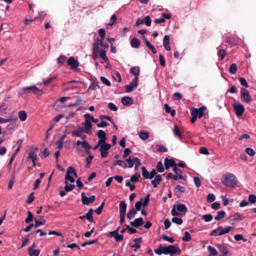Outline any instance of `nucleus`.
<instances>
[{"label": "nucleus", "mask_w": 256, "mask_h": 256, "mask_svg": "<svg viewBox=\"0 0 256 256\" xmlns=\"http://www.w3.org/2000/svg\"><path fill=\"white\" fill-rule=\"evenodd\" d=\"M226 216V212L224 211H220L218 212L217 215L215 216L214 219L216 220H220Z\"/></svg>", "instance_id": "35"}, {"label": "nucleus", "mask_w": 256, "mask_h": 256, "mask_svg": "<svg viewBox=\"0 0 256 256\" xmlns=\"http://www.w3.org/2000/svg\"><path fill=\"white\" fill-rule=\"evenodd\" d=\"M76 144L78 146H79L80 144L82 145V147L85 148L87 150H86V153L89 152V150L91 148V146L89 144L88 142L86 140H84L82 142H81L80 140H77L76 142Z\"/></svg>", "instance_id": "16"}, {"label": "nucleus", "mask_w": 256, "mask_h": 256, "mask_svg": "<svg viewBox=\"0 0 256 256\" xmlns=\"http://www.w3.org/2000/svg\"><path fill=\"white\" fill-rule=\"evenodd\" d=\"M140 178V174H133L130 178V180L133 182H137Z\"/></svg>", "instance_id": "51"}, {"label": "nucleus", "mask_w": 256, "mask_h": 256, "mask_svg": "<svg viewBox=\"0 0 256 256\" xmlns=\"http://www.w3.org/2000/svg\"><path fill=\"white\" fill-rule=\"evenodd\" d=\"M34 216L30 212H28V216L25 220V222L26 224H30L33 220Z\"/></svg>", "instance_id": "43"}, {"label": "nucleus", "mask_w": 256, "mask_h": 256, "mask_svg": "<svg viewBox=\"0 0 256 256\" xmlns=\"http://www.w3.org/2000/svg\"><path fill=\"white\" fill-rule=\"evenodd\" d=\"M182 239L184 242H186L190 241L191 240V236L190 233L188 232H185L184 233V236Z\"/></svg>", "instance_id": "42"}, {"label": "nucleus", "mask_w": 256, "mask_h": 256, "mask_svg": "<svg viewBox=\"0 0 256 256\" xmlns=\"http://www.w3.org/2000/svg\"><path fill=\"white\" fill-rule=\"evenodd\" d=\"M36 247L35 242H34L32 245L28 248V253L30 256H38L40 251L39 250L34 249Z\"/></svg>", "instance_id": "8"}, {"label": "nucleus", "mask_w": 256, "mask_h": 256, "mask_svg": "<svg viewBox=\"0 0 256 256\" xmlns=\"http://www.w3.org/2000/svg\"><path fill=\"white\" fill-rule=\"evenodd\" d=\"M154 252L158 255L169 254L170 256H176L180 254L181 250L176 245H169L164 246L160 244L158 248L154 250Z\"/></svg>", "instance_id": "1"}, {"label": "nucleus", "mask_w": 256, "mask_h": 256, "mask_svg": "<svg viewBox=\"0 0 256 256\" xmlns=\"http://www.w3.org/2000/svg\"><path fill=\"white\" fill-rule=\"evenodd\" d=\"M100 86L98 84V82L92 81L91 84L88 87V90H96L97 88L99 89Z\"/></svg>", "instance_id": "29"}, {"label": "nucleus", "mask_w": 256, "mask_h": 256, "mask_svg": "<svg viewBox=\"0 0 256 256\" xmlns=\"http://www.w3.org/2000/svg\"><path fill=\"white\" fill-rule=\"evenodd\" d=\"M156 170L159 172H162L164 170V169L163 166V164L161 162H158L157 165H156Z\"/></svg>", "instance_id": "53"}, {"label": "nucleus", "mask_w": 256, "mask_h": 256, "mask_svg": "<svg viewBox=\"0 0 256 256\" xmlns=\"http://www.w3.org/2000/svg\"><path fill=\"white\" fill-rule=\"evenodd\" d=\"M172 222L175 223L176 224L180 225L182 224L183 220L182 218H178L176 217H174L172 219Z\"/></svg>", "instance_id": "54"}, {"label": "nucleus", "mask_w": 256, "mask_h": 256, "mask_svg": "<svg viewBox=\"0 0 256 256\" xmlns=\"http://www.w3.org/2000/svg\"><path fill=\"white\" fill-rule=\"evenodd\" d=\"M222 182L226 186H234L236 185L237 181L234 174L227 173L222 176Z\"/></svg>", "instance_id": "2"}, {"label": "nucleus", "mask_w": 256, "mask_h": 256, "mask_svg": "<svg viewBox=\"0 0 256 256\" xmlns=\"http://www.w3.org/2000/svg\"><path fill=\"white\" fill-rule=\"evenodd\" d=\"M206 108L204 106L200 108H192L190 110V113H192L194 114L198 118H200L203 116H204V110H205Z\"/></svg>", "instance_id": "5"}, {"label": "nucleus", "mask_w": 256, "mask_h": 256, "mask_svg": "<svg viewBox=\"0 0 256 256\" xmlns=\"http://www.w3.org/2000/svg\"><path fill=\"white\" fill-rule=\"evenodd\" d=\"M240 94L241 100L242 102L248 103L252 101V98L250 95L249 92L247 89L242 88L240 90Z\"/></svg>", "instance_id": "4"}, {"label": "nucleus", "mask_w": 256, "mask_h": 256, "mask_svg": "<svg viewBox=\"0 0 256 256\" xmlns=\"http://www.w3.org/2000/svg\"><path fill=\"white\" fill-rule=\"evenodd\" d=\"M136 157H133L132 156H129L127 159L126 160V162H128V168H132L133 167L134 163V158Z\"/></svg>", "instance_id": "26"}, {"label": "nucleus", "mask_w": 256, "mask_h": 256, "mask_svg": "<svg viewBox=\"0 0 256 256\" xmlns=\"http://www.w3.org/2000/svg\"><path fill=\"white\" fill-rule=\"evenodd\" d=\"M18 117L21 121H24L27 118V114L24 110H20L18 112Z\"/></svg>", "instance_id": "34"}, {"label": "nucleus", "mask_w": 256, "mask_h": 256, "mask_svg": "<svg viewBox=\"0 0 256 256\" xmlns=\"http://www.w3.org/2000/svg\"><path fill=\"white\" fill-rule=\"evenodd\" d=\"M121 102L123 105L129 106L132 104L133 100L130 97L124 96L122 98Z\"/></svg>", "instance_id": "15"}, {"label": "nucleus", "mask_w": 256, "mask_h": 256, "mask_svg": "<svg viewBox=\"0 0 256 256\" xmlns=\"http://www.w3.org/2000/svg\"><path fill=\"white\" fill-rule=\"evenodd\" d=\"M216 199L215 196L212 194H210L208 195L207 196V202H214Z\"/></svg>", "instance_id": "62"}, {"label": "nucleus", "mask_w": 256, "mask_h": 256, "mask_svg": "<svg viewBox=\"0 0 256 256\" xmlns=\"http://www.w3.org/2000/svg\"><path fill=\"white\" fill-rule=\"evenodd\" d=\"M70 170H68L65 176L66 181L67 182V180H69L70 182H74V179L70 175Z\"/></svg>", "instance_id": "45"}, {"label": "nucleus", "mask_w": 256, "mask_h": 256, "mask_svg": "<svg viewBox=\"0 0 256 256\" xmlns=\"http://www.w3.org/2000/svg\"><path fill=\"white\" fill-rule=\"evenodd\" d=\"M217 248H218L219 250L223 254L218 256H230V252L228 251L226 246L219 244L217 245Z\"/></svg>", "instance_id": "9"}, {"label": "nucleus", "mask_w": 256, "mask_h": 256, "mask_svg": "<svg viewBox=\"0 0 256 256\" xmlns=\"http://www.w3.org/2000/svg\"><path fill=\"white\" fill-rule=\"evenodd\" d=\"M32 88L34 90L32 93L37 95H42L43 93L42 90L39 89L35 86H32Z\"/></svg>", "instance_id": "46"}, {"label": "nucleus", "mask_w": 256, "mask_h": 256, "mask_svg": "<svg viewBox=\"0 0 256 256\" xmlns=\"http://www.w3.org/2000/svg\"><path fill=\"white\" fill-rule=\"evenodd\" d=\"M110 144L106 142L101 144L98 150L100 152V156L102 158H105L108 156V150L110 148Z\"/></svg>", "instance_id": "3"}, {"label": "nucleus", "mask_w": 256, "mask_h": 256, "mask_svg": "<svg viewBox=\"0 0 256 256\" xmlns=\"http://www.w3.org/2000/svg\"><path fill=\"white\" fill-rule=\"evenodd\" d=\"M176 210L179 212H186L188 208L184 204H178L176 206Z\"/></svg>", "instance_id": "27"}, {"label": "nucleus", "mask_w": 256, "mask_h": 256, "mask_svg": "<svg viewBox=\"0 0 256 256\" xmlns=\"http://www.w3.org/2000/svg\"><path fill=\"white\" fill-rule=\"evenodd\" d=\"M36 154L33 150H30L28 153V156L26 158V159L28 160L32 159V160H36Z\"/></svg>", "instance_id": "31"}, {"label": "nucleus", "mask_w": 256, "mask_h": 256, "mask_svg": "<svg viewBox=\"0 0 256 256\" xmlns=\"http://www.w3.org/2000/svg\"><path fill=\"white\" fill-rule=\"evenodd\" d=\"M136 213V211L135 208H132L130 209L126 214V216L129 220H131L134 218Z\"/></svg>", "instance_id": "28"}, {"label": "nucleus", "mask_w": 256, "mask_h": 256, "mask_svg": "<svg viewBox=\"0 0 256 256\" xmlns=\"http://www.w3.org/2000/svg\"><path fill=\"white\" fill-rule=\"evenodd\" d=\"M208 250L210 254V256L211 255L215 256H217L218 254V251L216 250L214 248L210 246H208Z\"/></svg>", "instance_id": "41"}, {"label": "nucleus", "mask_w": 256, "mask_h": 256, "mask_svg": "<svg viewBox=\"0 0 256 256\" xmlns=\"http://www.w3.org/2000/svg\"><path fill=\"white\" fill-rule=\"evenodd\" d=\"M248 202L252 204L256 202V196L253 194H250L248 197Z\"/></svg>", "instance_id": "56"}, {"label": "nucleus", "mask_w": 256, "mask_h": 256, "mask_svg": "<svg viewBox=\"0 0 256 256\" xmlns=\"http://www.w3.org/2000/svg\"><path fill=\"white\" fill-rule=\"evenodd\" d=\"M142 206V198H141L140 200L136 202L134 208L136 211H140L141 209Z\"/></svg>", "instance_id": "47"}, {"label": "nucleus", "mask_w": 256, "mask_h": 256, "mask_svg": "<svg viewBox=\"0 0 256 256\" xmlns=\"http://www.w3.org/2000/svg\"><path fill=\"white\" fill-rule=\"evenodd\" d=\"M134 168L136 170H137L138 168V167L140 166L141 164V162H140V160L138 158H134Z\"/></svg>", "instance_id": "59"}, {"label": "nucleus", "mask_w": 256, "mask_h": 256, "mask_svg": "<svg viewBox=\"0 0 256 256\" xmlns=\"http://www.w3.org/2000/svg\"><path fill=\"white\" fill-rule=\"evenodd\" d=\"M130 72L135 76H138L140 74V68L138 67L134 66L130 70Z\"/></svg>", "instance_id": "33"}, {"label": "nucleus", "mask_w": 256, "mask_h": 256, "mask_svg": "<svg viewBox=\"0 0 256 256\" xmlns=\"http://www.w3.org/2000/svg\"><path fill=\"white\" fill-rule=\"evenodd\" d=\"M94 212V210L92 208H90L88 210V212L86 214V215L83 216V217H85V218L87 219L90 222H94V218L92 217V214Z\"/></svg>", "instance_id": "23"}, {"label": "nucleus", "mask_w": 256, "mask_h": 256, "mask_svg": "<svg viewBox=\"0 0 256 256\" xmlns=\"http://www.w3.org/2000/svg\"><path fill=\"white\" fill-rule=\"evenodd\" d=\"M163 46L164 48L167 51H170L171 50L170 46V37L168 35L164 36L163 39Z\"/></svg>", "instance_id": "14"}, {"label": "nucleus", "mask_w": 256, "mask_h": 256, "mask_svg": "<svg viewBox=\"0 0 256 256\" xmlns=\"http://www.w3.org/2000/svg\"><path fill=\"white\" fill-rule=\"evenodd\" d=\"M126 204L124 200H122L120 202L119 204L120 214H126Z\"/></svg>", "instance_id": "18"}, {"label": "nucleus", "mask_w": 256, "mask_h": 256, "mask_svg": "<svg viewBox=\"0 0 256 256\" xmlns=\"http://www.w3.org/2000/svg\"><path fill=\"white\" fill-rule=\"evenodd\" d=\"M66 136V134H64L62 136H61L59 140L56 142L57 148L59 150L62 149L63 148L64 144V140Z\"/></svg>", "instance_id": "19"}, {"label": "nucleus", "mask_w": 256, "mask_h": 256, "mask_svg": "<svg viewBox=\"0 0 256 256\" xmlns=\"http://www.w3.org/2000/svg\"><path fill=\"white\" fill-rule=\"evenodd\" d=\"M81 196L82 202L84 204L88 205L90 203L93 202L96 199V197L94 196H92L90 198L86 197L85 196V194L84 192H82V193Z\"/></svg>", "instance_id": "7"}, {"label": "nucleus", "mask_w": 256, "mask_h": 256, "mask_svg": "<svg viewBox=\"0 0 256 256\" xmlns=\"http://www.w3.org/2000/svg\"><path fill=\"white\" fill-rule=\"evenodd\" d=\"M66 58L64 56L62 55L60 56L57 60L58 64L60 66L63 64L65 62Z\"/></svg>", "instance_id": "50"}, {"label": "nucleus", "mask_w": 256, "mask_h": 256, "mask_svg": "<svg viewBox=\"0 0 256 256\" xmlns=\"http://www.w3.org/2000/svg\"><path fill=\"white\" fill-rule=\"evenodd\" d=\"M144 224V220L142 218H136L134 221L130 222V224L132 226L138 228Z\"/></svg>", "instance_id": "12"}, {"label": "nucleus", "mask_w": 256, "mask_h": 256, "mask_svg": "<svg viewBox=\"0 0 256 256\" xmlns=\"http://www.w3.org/2000/svg\"><path fill=\"white\" fill-rule=\"evenodd\" d=\"M237 70V65L235 63L232 64L229 69V72L231 74H236Z\"/></svg>", "instance_id": "37"}, {"label": "nucleus", "mask_w": 256, "mask_h": 256, "mask_svg": "<svg viewBox=\"0 0 256 256\" xmlns=\"http://www.w3.org/2000/svg\"><path fill=\"white\" fill-rule=\"evenodd\" d=\"M174 192L175 193L178 192H186V188L180 185H178L174 188Z\"/></svg>", "instance_id": "44"}, {"label": "nucleus", "mask_w": 256, "mask_h": 256, "mask_svg": "<svg viewBox=\"0 0 256 256\" xmlns=\"http://www.w3.org/2000/svg\"><path fill=\"white\" fill-rule=\"evenodd\" d=\"M130 44L132 48H138L140 45V40L136 38H134L130 40Z\"/></svg>", "instance_id": "25"}, {"label": "nucleus", "mask_w": 256, "mask_h": 256, "mask_svg": "<svg viewBox=\"0 0 256 256\" xmlns=\"http://www.w3.org/2000/svg\"><path fill=\"white\" fill-rule=\"evenodd\" d=\"M140 138L142 140H146L149 137V132L143 130L140 131L139 133Z\"/></svg>", "instance_id": "30"}, {"label": "nucleus", "mask_w": 256, "mask_h": 256, "mask_svg": "<svg viewBox=\"0 0 256 256\" xmlns=\"http://www.w3.org/2000/svg\"><path fill=\"white\" fill-rule=\"evenodd\" d=\"M104 202H103L95 210L94 212L98 215H100L101 214L102 209L104 208Z\"/></svg>", "instance_id": "49"}, {"label": "nucleus", "mask_w": 256, "mask_h": 256, "mask_svg": "<svg viewBox=\"0 0 256 256\" xmlns=\"http://www.w3.org/2000/svg\"><path fill=\"white\" fill-rule=\"evenodd\" d=\"M108 107L110 110L114 112H116L118 110V108L116 107V106L112 102L108 103Z\"/></svg>", "instance_id": "64"}, {"label": "nucleus", "mask_w": 256, "mask_h": 256, "mask_svg": "<svg viewBox=\"0 0 256 256\" xmlns=\"http://www.w3.org/2000/svg\"><path fill=\"white\" fill-rule=\"evenodd\" d=\"M233 108L234 110L235 114L237 116L239 117L242 115L244 111V108L242 104H234Z\"/></svg>", "instance_id": "6"}, {"label": "nucleus", "mask_w": 256, "mask_h": 256, "mask_svg": "<svg viewBox=\"0 0 256 256\" xmlns=\"http://www.w3.org/2000/svg\"><path fill=\"white\" fill-rule=\"evenodd\" d=\"M94 158V156L92 154H90L88 157L86 158V167L88 168L90 167V164L91 163L92 160Z\"/></svg>", "instance_id": "55"}, {"label": "nucleus", "mask_w": 256, "mask_h": 256, "mask_svg": "<svg viewBox=\"0 0 256 256\" xmlns=\"http://www.w3.org/2000/svg\"><path fill=\"white\" fill-rule=\"evenodd\" d=\"M162 180V178L160 175H156L154 180L151 181V183L154 188H156L158 184H159Z\"/></svg>", "instance_id": "20"}, {"label": "nucleus", "mask_w": 256, "mask_h": 256, "mask_svg": "<svg viewBox=\"0 0 256 256\" xmlns=\"http://www.w3.org/2000/svg\"><path fill=\"white\" fill-rule=\"evenodd\" d=\"M222 229V226H218L217 228L214 229L212 230L210 232V236H222L221 234H220V231Z\"/></svg>", "instance_id": "36"}, {"label": "nucleus", "mask_w": 256, "mask_h": 256, "mask_svg": "<svg viewBox=\"0 0 256 256\" xmlns=\"http://www.w3.org/2000/svg\"><path fill=\"white\" fill-rule=\"evenodd\" d=\"M66 186H64V190L66 192H70L74 188V185L72 184H70L68 182H65Z\"/></svg>", "instance_id": "40"}, {"label": "nucleus", "mask_w": 256, "mask_h": 256, "mask_svg": "<svg viewBox=\"0 0 256 256\" xmlns=\"http://www.w3.org/2000/svg\"><path fill=\"white\" fill-rule=\"evenodd\" d=\"M83 125L85 126L84 132L88 134H90V130L92 127V123L88 120H85V122L83 124Z\"/></svg>", "instance_id": "24"}, {"label": "nucleus", "mask_w": 256, "mask_h": 256, "mask_svg": "<svg viewBox=\"0 0 256 256\" xmlns=\"http://www.w3.org/2000/svg\"><path fill=\"white\" fill-rule=\"evenodd\" d=\"M106 52L104 50H102L100 52V56L105 62L108 61V58L106 56Z\"/></svg>", "instance_id": "57"}, {"label": "nucleus", "mask_w": 256, "mask_h": 256, "mask_svg": "<svg viewBox=\"0 0 256 256\" xmlns=\"http://www.w3.org/2000/svg\"><path fill=\"white\" fill-rule=\"evenodd\" d=\"M96 136L99 138L98 142L102 144L106 142V134L103 130H98L96 134Z\"/></svg>", "instance_id": "11"}, {"label": "nucleus", "mask_w": 256, "mask_h": 256, "mask_svg": "<svg viewBox=\"0 0 256 256\" xmlns=\"http://www.w3.org/2000/svg\"><path fill=\"white\" fill-rule=\"evenodd\" d=\"M116 165H118L123 168H128V166L126 165V162L122 160H118L114 162V166Z\"/></svg>", "instance_id": "32"}, {"label": "nucleus", "mask_w": 256, "mask_h": 256, "mask_svg": "<svg viewBox=\"0 0 256 256\" xmlns=\"http://www.w3.org/2000/svg\"><path fill=\"white\" fill-rule=\"evenodd\" d=\"M194 184L196 187L199 188L201 186V184H202L201 180L198 177H197V176L194 177Z\"/></svg>", "instance_id": "63"}, {"label": "nucleus", "mask_w": 256, "mask_h": 256, "mask_svg": "<svg viewBox=\"0 0 256 256\" xmlns=\"http://www.w3.org/2000/svg\"><path fill=\"white\" fill-rule=\"evenodd\" d=\"M84 132V129L80 126H78L76 130L72 132V136L80 137Z\"/></svg>", "instance_id": "21"}, {"label": "nucleus", "mask_w": 256, "mask_h": 256, "mask_svg": "<svg viewBox=\"0 0 256 256\" xmlns=\"http://www.w3.org/2000/svg\"><path fill=\"white\" fill-rule=\"evenodd\" d=\"M67 64L70 66L71 68L74 69L78 66L79 62L74 57L71 56L67 60Z\"/></svg>", "instance_id": "10"}, {"label": "nucleus", "mask_w": 256, "mask_h": 256, "mask_svg": "<svg viewBox=\"0 0 256 256\" xmlns=\"http://www.w3.org/2000/svg\"><path fill=\"white\" fill-rule=\"evenodd\" d=\"M126 92H131L134 88H136L137 86L136 84H134L132 82H130L129 84L126 86Z\"/></svg>", "instance_id": "39"}, {"label": "nucleus", "mask_w": 256, "mask_h": 256, "mask_svg": "<svg viewBox=\"0 0 256 256\" xmlns=\"http://www.w3.org/2000/svg\"><path fill=\"white\" fill-rule=\"evenodd\" d=\"M164 165L166 169L168 170L170 167L174 168L175 166H176V164L174 160L166 158L164 160Z\"/></svg>", "instance_id": "13"}, {"label": "nucleus", "mask_w": 256, "mask_h": 256, "mask_svg": "<svg viewBox=\"0 0 256 256\" xmlns=\"http://www.w3.org/2000/svg\"><path fill=\"white\" fill-rule=\"evenodd\" d=\"M212 216L210 214H204L202 216V218L206 222H209L212 220Z\"/></svg>", "instance_id": "58"}, {"label": "nucleus", "mask_w": 256, "mask_h": 256, "mask_svg": "<svg viewBox=\"0 0 256 256\" xmlns=\"http://www.w3.org/2000/svg\"><path fill=\"white\" fill-rule=\"evenodd\" d=\"M142 176L144 177L145 179L149 178V172L146 170V168L144 166L142 167Z\"/></svg>", "instance_id": "48"}, {"label": "nucleus", "mask_w": 256, "mask_h": 256, "mask_svg": "<svg viewBox=\"0 0 256 256\" xmlns=\"http://www.w3.org/2000/svg\"><path fill=\"white\" fill-rule=\"evenodd\" d=\"M245 152L251 156H254L256 154L254 150L250 148H247Z\"/></svg>", "instance_id": "61"}, {"label": "nucleus", "mask_w": 256, "mask_h": 256, "mask_svg": "<svg viewBox=\"0 0 256 256\" xmlns=\"http://www.w3.org/2000/svg\"><path fill=\"white\" fill-rule=\"evenodd\" d=\"M173 132L174 136H177L180 140H182V134L178 126L176 124H174Z\"/></svg>", "instance_id": "22"}, {"label": "nucleus", "mask_w": 256, "mask_h": 256, "mask_svg": "<svg viewBox=\"0 0 256 256\" xmlns=\"http://www.w3.org/2000/svg\"><path fill=\"white\" fill-rule=\"evenodd\" d=\"M32 86H26L22 88V90L24 92V93H29L32 92L34 90L32 88Z\"/></svg>", "instance_id": "60"}, {"label": "nucleus", "mask_w": 256, "mask_h": 256, "mask_svg": "<svg viewBox=\"0 0 256 256\" xmlns=\"http://www.w3.org/2000/svg\"><path fill=\"white\" fill-rule=\"evenodd\" d=\"M166 178L167 180H169L170 178H172L174 180H177L178 179H183V180H185L184 178L182 176V174H179V175H176H176H174L171 172H169L168 174V175H167V176L166 177Z\"/></svg>", "instance_id": "17"}, {"label": "nucleus", "mask_w": 256, "mask_h": 256, "mask_svg": "<svg viewBox=\"0 0 256 256\" xmlns=\"http://www.w3.org/2000/svg\"><path fill=\"white\" fill-rule=\"evenodd\" d=\"M233 228H234L232 226H228L224 228H222V229L220 231V234H221L222 235L228 234Z\"/></svg>", "instance_id": "38"}, {"label": "nucleus", "mask_w": 256, "mask_h": 256, "mask_svg": "<svg viewBox=\"0 0 256 256\" xmlns=\"http://www.w3.org/2000/svg\"><path fill=\"white\" fill-rule=\"evenodd\" d=\"M150 194H148L145 197L144 199V200H142V206L144 208H145L148 206L150 201Z\"/></svg>", "instance_id": "52"}]
</instances>
